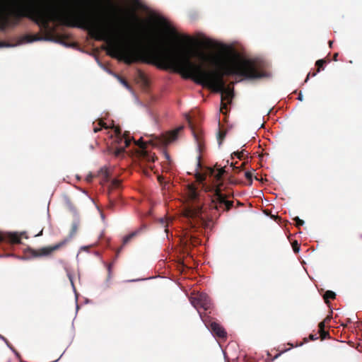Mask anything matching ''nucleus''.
Wrapping results in <instances>:
<instances>
[{
    "instance_id": "f257e3e1",
    "label": "nucleus",
    "mask_w": 362,
    "mask_h": 362,
    "mask_svg": "<svg viewBox=\"0 0 362 362\" xmlns=\"http://www.w3.org/2000/svg\"><path fill=\"white\" fill-rule=\"evenodd\" d=\"M86 0V6L90 5ZM86 6V30L98 40L107 43V54L127 64L134 62H149L153 59L160 66L174 69L186 78H192L197 84L221 93L222 100L230 103L233 89L226 85V76H239L246 79H259L267 76L264 63L259 59H231L221 61L218 67L207 69L193 62L188 47L173 48L163 39L149 32L131 35V40L120 42L112 38L111 28L101 16L87 9Z\"/></svg>"
},
{
    "instance_id": "f03ea898",
    "label": "nucleus",
    "mask_w": 362,
    "mask_h": 362,
    "mask_svg": "<svg viewBox=\"0 0 362 362\" xmlns=\"http://www.w3.org/2000/svg\"><path fill=\"white\" fill-rule=\"evenodd\" d=\"M208 171L210 176L213 177L214 182H216L214 186L206 187L205 189L206 191H211L214 192L210 207L218 212L223 211H228L233 206V201L228 200L230 194L223 193L222 188L223 183H218L222 180V177L226 173L224 168L215 165L213 168H209Z\"/></svg>"
},
{
    "instance_id": "7ed1b4c3",
    "label": "nucleus",
    "mask_w": 362,
    "mask_h": 362,
    "mask_svg": "<svg viewBox=\"0 0 362 362\" xmlns=\"http://www.w3.org/2000/svg\"><path fill=\"white\" fill-rule=\"evenodd\" d=\"M186 194L189 203L183 211V216L189 221L191 227L194 228L203 221V194L194 185H188Z\"/></svg>"
},
{
    "instance_id": "20e7f679",
    "label": "nucleus",
    "mask_w": 362,
    "mask_h": 362,
    "mask_svg": "<svg viewBox=\"0 0 362 362\" xmlns=\"http://www.w3.org/2000/svg\"><path fill=\"white\" fill-rule=\"evenodd\" d=\"M78 228V223L75 221L71 225V229L69 234V237L66 238L60 242L57 243L55 245H49L47 247H43L37 250H35L30 247H28L25 251V254L28 256L37 258L42 257H49L52 255L53 252L62 249L65 247L67 243L69 242L70 239L76 234Z\"/></svg>"
},
{
    "instance_id": "39448f33",
    "label": "nucleus",
    "mask_w": 362,
    "mask_h": 362,
    "mask_svg": "<svg viewBox=\"0 0 362 362\" xmlns=\"http://www.w3.org/2000/svg\"><path fill=\"white\" fill-rule=\"evenodd\" d=\"M116 134H117L116 141L118 144H121L122 142L124 143V146L116 147L115 149L114 150V152H113L114 155L116 157H119L125 152V148L130 145L132 139H130L129 136H127V134L126 133L124 135V138L120 137V136H119L120 130H117ZM132 139H134L132 138Z\"/></svg>"
},
{
    "instance_id": "423d86ee",
    "label": "nucleus",
    "mask_w": 362,
    "mask_h": 362,
    "mask_svg": "<svg viewBox=\"0 0 362 362\" xmlns=\"http://www.w3.org/2000/svg\"><path fill=\"white\" fill-rule=\"evenodd\" d=\"M193 305L198 308H202L204 310H207L211 308V300L209 297L205 293H200L192 300Z\"/></svg>"
},
{
    "instance_id": "0eeeda50",
    "label": "nucleus",
    "mask_w": 362,
    "mask_h": 362,
    "mask_svg": "<svg viewBox=\"0 0 362 362\" xmlns=\"http://www.w3.org/2000/svg\"><path fill=\"white\" fill-rule=\"evenodd\" d=\"M23 233H0V243L5 242L11 244H19Z\"/></svg>"
},
{
    "instance_id": "6e6552de",
    "label": "nucleus",
    "mask_w": 362,
    "mask_h": 362,
    "mask_svg": "<svg viewBox=\"0 0 362 362\" xmlns=\"http://www.w3.org/2000/svg\"><path fill=\"white\" fill-rule=\"evenodd\" d=\"M183 129V127H179L178 128L167 132L165 134L163 135V141L165 144H168L175 140L177 139L178 136V134L180 131H182Z\"/></svg>"
},
{
    "instance_id": "1a4fd4ad",
    "label": "nucleus",
    "mask_w": 362,
    "mask_h": 362,
    "mask_svg": "<svg viewBox=\"0 0 362 362\" xmlns=\"http://www.w3.org/2000/svg\"><path fill=\"white\" fill-rule=\"evenodd\" d=\"M135 144L141 149V156L144 159L146 160L148 162L151 163L155 161L154 156L148 154V153L145 151L146 144L141 140V139L137 141H135Z\"/></svg>"
},
{
    "instance_id": "9d476101",
    "label": "nucleus",
    "mask_w": 362,
    "mask_h": 362,
    "mask_svg": "<svg viewBox=\"0 0 362 362\" xmlns=\"http://www.w3.org/2000/svg\"><path fill=\"white\" fill-rule=\"evenodd\" d=\"M211 330L212 333L219 337V338H225L226 337V332L225 329L217 322H213L210 325Z\"/></svg>"
},
{
    "instance_id": "9b49d317",
    "label": "nucleus",
    "mask_w": 362,
    "mask_h": 362,
    "mask_svg": "<svg viewBox=\"0 0 362 362\" xmlns=\"http://www.w3.org/2000/svg\"><path fill=\"white\" fill-rule=\"evenodd\" d=\"M327 63V61L325 59H319L317 60L316 62H315V66H317V70L316 71H314L313 73L310 72L307 77H306V79L305 80V82H307L308 80L309 79V77L310 76H315L316 74L320 72L321 70H323L324 69V65Z\"/></svg>"
},
{
    "instance_id": "f8f14e48",
    "label": "nucleus",
    "mask_w": 362,
    "mask_h": 362,
    "mask_svg": "<svg viewBox=\"0 0 362 362\" xmlns=\"http://www.w3.org/2000/svg\"><path fill=\"white\" fill-rule=\"evenodd\" d=\"M141 232V229L139 228V229L132 232L129 235H126L125 237H124L123 242H122L123 245L127 244L132 239H133L134 238L137 236L139 234H140Z\"/></svg>"
},
{
    "instance_id": "ddd939ff",
    "label": "nucleus",
    "mask_w": 362,
    "mask_h": 362,
    "mask_svg": "<svg viewBox=\"0 0 362 362\" xmlns=\"http://www.w3.org/2000/svg\"><path fill=\"white\" fill-rule=\"evenodd\" d=\"M335 298H336V294L334 291H327L323 296L325 302L327 304L329 303L330 299L333 300Z\"/></svg>"
},
{
    "instance_id": "4468645a",
    "label": "nucleus",
    "mask_w": 362,
    "mask_h": 362,
    "mask_svg": "<svg viewBox=\"0 0 362 362\" xmlns=\"http://www.w3.org/2000/svg\"><path fill=\"white\" fill-rule=\"evenodd\" d=\"M98 127H94V128H93V132H94L95 133H97V132H98L99 131H100L101 127H103V128H105V129H107V128H108V127L107 126L106 123H105V122H104L103 120H101V119L99 121V122H98Z\"/></svg>"
},
{
    "instance_id": "2eb2a0df",
    "label": "nucleus",
    "mask_w": 362,
    "mask_h": 362,
    "mask_svg": "<svg viewBox=\"0 0 362 362\" xmlns=\"http://www.w3.org/2000/svg\"><path fill=\"white\" fill-rule=\"evenodd\" d=\"M98 175H101L105 180H107L109 177V172L108 170L105 168H102L99 172Z\"/></svg>"
},
{
    "instance_id": "dca6fc26",
    "label": "nucleus",
    "mask_w": 362,
    "mask_h": 362,
    "mask_svg": "<svg viewBox=\"0 0 362 362\" xmlns=\"http://www.w3.org/2000/svg\"><path fill=\"white\" fill-rule=\"evenodd\" d=\"M42 39V37L37 36V35H25V40L28 42H33V41H36V40H40Z\"/></svg>"
},
{
    "instance_id": "f3484780",
    "label": "nucleus",
    "mask_w": 362,
    "mask_h": 362,
    "mask_svg": "<svg viewBox=\"0 0 362 362\" xmlns=\"http://www.w3.org/2000/svg\"><path fill=\"white\" fill-rule=\"evenodd\" d=\"M226 133L224 131H221L220 130L218 132V138L217 139H218L219 144H221V143L223 142V139H224V138L226 136Z\"/></svg>"
},
{
    "instance_id": "a211bd4d",
    "label": "nucleus",
    "mask_w": 362,
    "mask_h": 362,
    "mask_svg": "<svg viewBox=\"0 0 362 362\" xmlns=\"http://www.w3.org/2000/svg\"><path fill=\"white\" fill-rule=\"evenodd\" d=\"M245 153H247L245 150H243L242 151H237V152H234L233 155H234L235 156H236L238 158H239L240 160H241L246 154Z\"/></svg>"
},
{
    "instance_id": "6ab92c4d",
    "label": "nucleus",
    "mask_w": 362,
    "mask_h": 362,
    "mask_svg": "<svg viewBox=\"0 0 362 362\" xmlns=\"http://www.w3.org/2000/svg\"><path fill=\"white\" fill-rule=\"evenodd\" d=\"M320 333V337H321V339L323 340L326 338H328L329 337V332H327L325 330H322L320 332H319Z\"/></svg>"
},
{
    "instance_id": "aec40b11",
    "label": "nucleus",
    "mask_w": 362,
    "mask_h": 362,
    "mask_svg": "<svg viewBox=\"0 0 362 362\" xmlns=\"http://www.w3.org/2000/svg\"><path fill=\"white\" fill-rule=\"evenodd\" d=\"M292 247L295 253H298L300 250V245H298L297 241H294L292 243Z\"/></svg>"
},
{
    "instance_id": "412c9836",
    "label": "nucleus",
    "mask_w": 362,
    "mask_h": 362,
    "mask_svg": "<svg viewBox=\"0 0 362 362\" xmlns=\"http://www.w3.org/2000/svg\"><path fill=\"white\" fill-rule=\"evenodd\" d=\"M293 220L296 221V227H300L304 224V221L300 219L298 216L295 217Z\"/></svg>"
},
{
    "instance_id": "4be33fe9",
    "label": "nucleus",
    "mask_w": 362,
    "mask_h": 362,
    "mask_svg": "<svg viewBox=\"0 0 362 362\" xmlns=\"http://www.w3.org/2000/svg\"><path fill=\"white\" fill-rule=\"evenodd\" d=\"M245 177L247 178V180H248L250 181V185H251V184H252V173H251V172H250V171H247V172H245Z\"/></svg>"
},
{
    "instance_id": "5701e85b",
    "label": "nucleus",
    "mask_w": 362,
    "mask_h": 362,
    "mask_svg": "<svg viewBox=\"0 0 362 362\" xmlns=\"http://www.w3.org/2000/svg\"><path fill=\"white\" fill-rule=\"evenodd\" d=\"M196 177H197V180L199 182H203L205 179H206V175H202L200 173H198L197 175H196Z\"/></svg>"
},
{
    "instance_id": "b1692460",
    "label": "nucleus",
    "mask_w": 362,
    "mask_h": 362,
    "mask_svg": "<svg viewBox=\"0 0 362 362\" xmlns=\"http://www.w3.org/2000/svg\"><path fill=\"white\" fill-rule=\"evenodd\" d=\"M130 16H131V18H132V20H134L135 22H136V23H141V20H140V19L138 18V16H137L136 15H135L134 13H132Z\"/></svg>"
},
{
    "instance_id": "393cba45",
    "label": "nucleus",
    "mask_w": 362,
    "mask_h": 362,
    "mask_svg": "<svg viewBox=\"0 0 362 362\" xmlns=\"http://www.w3.org/2000/svg\"><path fill=\"white\" fill-rule=\"evenodd\" d=\"M225 100H221V111L223 112V109H227V105L229 104L228 102L225 103Z\"/></svg>"
},
{
    "instance_id": "a878e982",
    "label": "nucleus",
    "mask_w": 362,
    "mask_h": 362,
    "mask_svg": "<svg viewBox=\"0 0 362 362\" xmlns=\"http://www.w3.org/2000/svg\"><path fill=\"white\" fill-rule=\"evenodd\" d=\"M93 179V175L91 173H90L89 175H88L86 176V182H89V183L92 182Z\"/></svg>"
},
{
    "instance_id": "bb28decb",
    "label": "nucleus",
    "mask_w": 362,
    "mask_h": 362,
    "mask_svg": "<svg viewBox=\"0 0 362 362\" xmlns=\"http://www.w3.org/2000/svg\"><path fill=\"white\" fill-rule=\"evenodd\" d=\"M318 327H319V332H320L322 330H325V322L323 321V322H320Z\"/></svg>"
},
{
    "instance_id": "cd10ccee",
    "label": "nucleus",
    "mask_w": 362,
    "mask_h": 362,
    "mask_svg": "<svg viewBox=\"0 0 362 362\" xmlns=\"http://www.w3.org/2000/svg\"><path fill=\"white\" fill-rule=\"evenodd\" d=\"M119 81H120V82H121V83H122L124 86H126L127 88H129V83H128V82H127L125 79H124V78H119Z\"/></svg>"
},
{
    "instance_id": "c85d7f7f",
    "label": "nucleus",
    "mask_w": 362,
    "mask_h": 362,
    "mask_svg": "<svg viewBox=\"0 0 362 362\" xmlns=\"http://www.w3.org/2000/svg\"><path fill=\"white\" fill-rule=\"evenodd\" d=\"M112 267V263L111 264H109L107 265V271H108V274H109V276H110V274H111V268Z\"/></svg>"
},
{
    "instance_id": "c756f323",
    "label": "nucleus",
    "mask_w": 362,
    "mask_h": 362,
    "mask_svg": "<svg viewBox=\"0 0 362 362\" xmlns=\"http://www.w3.org/2000/svg\"><path fill=\"white\" fill-rule=\"evenodd\" d=\"M339 56V54L338 53H334V55H333V58L332 59L335 62H337L338 59H337V57Z\"/></svg>"
},
{
    "instance_id": "7c9ffc66",
    "label": "nucleus",
    "mask_w": 362,
    "mask_h": 362,
    "mask_svg": "<svg viewBox=\"0 0 362 362\" xmlns=\"http://www.w3.org/2000/svg\"><path fill=\"white\" fill-rule=\"evenodd\" d=\"M173 35L175 36V37H176V38H179V37H180V36L178 35V34H177V33H176V32H175V31H174V30H173Z\"/></svg>"
},
{
    "instance_id": "2f4dec72",
    "label": "nucleus",
    "mask_w": 362,
    "mask_h": 362,
    "mask_svg": "<svg viewBox=\"0 0 362 362\" xmlns=\"http://www.w3.org/2000/svg\"><path fill=\"white\" fill-rule=\"evenodd\" d=\"M298 99L299 100H300V101H302V100H303V95H302V93H300V94H299V95H298Z\"/></svg>"
},
{
    "instance_id": "473e14b6",
    "label": "nucleus",
    "mask_w": 362,
    "mask_h": 362,
    "mask_svg": "<svg viewBox=\"0 0 362 362\" xmlns=\"http://www.w3.org/2000/svg\"><path fill=\"white\" fill-rule=\"evenodd\" d=\"M310 338L312 340H314V339H317V337H315V335H313V334H310Z\"/></svg>"
},
{
    "instance_id": "72a5a7b5",
    "label": "nucleus",
    "mask_w": 362,
    "mask_h": 362,
    "mask_svg": "<svg viewBox=\"0 0 362 362\" xmlns=\"http://www.w3.org/2000/svg\"><path fill=\"white\" fill-rule=\"evenodd\" d=\"M69 280H70L71 283V284H72V285H73V284H74L73 279H72V277H71V276L70 274H69Z\"/></svg>"
},
{
    "instance_id": "f704fd0d",
    "label": "nucleus",
    "mask_w": 362,
    "mask_h": 362,
    "mask_svg": "<svg viewBox=\"0 0 362 362\" xmlns=\"http://www.w3.org/2000/svg\"><path fill=\"white\" fill-rule=\"evenodd\" d=\"M0 339H3L5 341H7V339L2 335L0 334Z\"/></svg>"
},
{
    "instance_id": "c9c22d12",
    "label": "nucleus",
    "mask_w": 362,
    "mask_h": 362,
    "mask_svg": "<svg viewBox=\"0 0 362 362\" xmlns=\"http://www.w3.org/2000/svg\"><path fill=\"white\" fill-rule=\"evenodd\" d=\"M187 41H191V38L189 36L185 37Z\"/></svg>"
},
{
    "instance_id": "e433bc0d",
    "label": "nucleus",
    "mask_w": 362,
    "mask_h": 362,
    "mask_svg": "<svg viewBox=\"0 0 362 362\" xmlns=\"http://www.w3.org/2000/svg\"><path fill=\"white\" fill-rule=\"evenodd\" d=\"M231 165L233 166L234 169L238 170L240 168L239 167H235V165H233V163H231Z\"/></svg>"
},
{
    "instance_id": "4c0bfd02",
    "label": "nucleus",
    "mask_w": 362,
    "mask_h": 362,
    "mask_svg": "<svg viewBox=\"0 0 362 362\" xmlns=\"http://www.w3.org/2000/svg\"><path fill=\"white\" fill-rule=\"evenodd\" d=\"M98 8H102V5H101V4H98Z\"/></svg>"
},
{
    "instance_id": "58836bf2",
    "label": "nucleus",
    "mask_w": 362,
    "mask_h": 362,
    "mask_svg": "<svg viewBox=\"0 0 362 362\" xmlns=\"http://www.w3.org/2000/svg\"><path fill=\"white\" fill-rule=\"evenodd\" d=\"M329 47H332V41H329Z\"/></svg>"
}]
</instances>
